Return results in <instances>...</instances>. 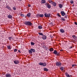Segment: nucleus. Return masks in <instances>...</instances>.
Here are the masks:
<instances>
[{
	"mask_svg": "<svg viewBox=\"0 0 77 77\" xmlns=\"http://www.w3.org/2000/svg\"><path fill=\"white\" fill-rule=\"evenodd\" d=\"M44 14H40V15H39L40 17H41L42 18L44 17Z\"/></svg>",
	"mask_w": 77,
	"mask_h": 77,
	"instance_id": "nucleus-21",
	"label": "nucleus"
},
{
	"mask_svg": "<svg viewBox=\"0 0 77 77\" xmlns=\"http://www.w3.org/2000/svg\"><path fill=\"white\" fill-rule=\"evenodd\" d=\"M65 74L67 77H70V76H69V75L68 73H66Z\"/></svg>",
	"mask_w": 77,
	"mask_h": 77,
	"instance_id": "nucleus-19",
	"label": "nucleus"
},
{
	"mask_svg": "<svg viewBox=\"0 0 77 77\" xmlns=\"http://www.w3.org/2000/svg\"><path fill=\"white\" fill-rule=\"evenodd\" d=\"M51 14H47V13H45L44 14V15L45 17H48V18H49V17H50V15Z\"/></svg>",
	"mask_w": 77,
	"mask_h": 77,
	"instance_id": "nucleus-3",
	"label": "nucleus"
},
{
	"mask_svg": "<svg viewBox=\"0 0 77 77\" xmlns=\"http://www.w3.org/2000/svg\"><path fill=\"white\" fill-rule=\"evenodd\" d=\"M48 1L49 3H51V4H52L53 2V1H51V0H48Z\"/></svg>",
	"mask_w": 77,
	"mask_h": 77,
	"instance_id": "nucleus-22",
	"label": "nucleus"
},
{
	"mask_svg": "<svg viewBox=\"0 0 77 77\" xmlns=\"http://www.w3.org/2000/svg\"><path fill=\"white\" fill-rule=\"evenodd\" d=\"M70 3H72H72H74V2H73V1H71Z\"/></svg>",
	"mask_w": 77,
	"mask_h": 77,
	"instance_id": "nucleus-36",
	"label": "nucleus"
},
{
	"mask_svg": "<svg viewBox=\"0 0 77 77\" xmlns=\"http://www.w3.org/2000/svg\"><path fill=\"white\" fill-rule=\"evenodd\" d=\"M17 49H15L14 51V52H17Z\"/></svg>",
	"mask_w": 77,
	"mask_h": 77,
	"instance_id": "nucleus-34",
	"label": "nucleus"
},
{
	"mask_svg": "<svg viewBox=\"0 0 77 77\" xmlns=\"http://www.w3.org/2000/svg\"><path fill=\"white\" fill-rule=\"evenodd\" d=\"M38 27L39 29H42V26H39Z\"/></svg>",
	"mask_w": 77,
	"mask_h": 77,
	"instance_id": "nucleus-25",
	"label": "nucleus"
},
{
	"mask_svg": "<svg viewBox=\"0 0 77 77\" xmlns=\"http://www.w3.org/2000/svg\"><path fill=\"white\" fill-rule=\"evenodd\" d=\"M8 18H11V19L12 18V16L10 14L8 16Z\"/></svg>",
	"mask_w": 77,
	"mask_h": 77,
	"instance_id": "nucleus-12",
	"label": "nucleus"
},
{
	"mask_svg": "<svg viewBox=\"0 0 77 77\" xmlns=\"http://www.w3.org/2000/svg\"><path fill=\"white\" fill-rule=\"evenodd\" d=\"M24 24H25L26 26H31L32 25V23L29 21L25 22Z\"/></svg>",
	"mask_w": 77,
	"mask_h": 77,
	"instance_id": "nucleus-1",
	"label": "nucleus"
},
{
	"mask_svg": "<svg viewBox=\"0 0 77 77\" xmlns=\"http://www.w3.org/2000/svg\"><path fill=\"white\" fill-rule=\"evenodd\" d=\"M46 2L45 1V0H42L41 1V4H45V3Z\"/></svg>",
	"mask_w": 77,
	"mask_h": 77,
	"instance_id": "nucleus-11",
	"label": "nucleus"
},
{
	"mask_svg": "<svg viewBox=\"0 0 77 77\" xmlns=\"http://www.w3.org/2000/svg\"><path fill=\"white\" fill-rule=\"evenodd\" d=\"M42 38L43 39H47V37L45 35H43L42 37Z\"/></svg>",
	"mask_w": 77,
	"mask_h": 77,
	"instance_id": "nucleus-14",
	"label": "nucleus"
},
{
	"mask_svg": "<svg viewBox=\"0 0 77 77\" xmlns=\"http://www.w3.org/2000/svg\"><path fill=\"white\" fill-rule=\"evenodd\" d=\"M72 37L73 38H74V39L76 38V36L75 35H72Z\"/></svg>",
	"mask_w": 77,
	"mask_h": 77,
	"instance_id": "nucleus-26",
	"label": "nucleus"
},
{
	"mask_svg": "<svg viewBox=\"0 0 77 77\" xmlns=\"http://www.w3.org/2000/svg\"><path fill=\"white\" fill-rule=\"evenodd\" d=\"M31 45H35V43L33 42H31Z\"/></svg>",
	"mask_w": 77,
	"mask_h": 77,
	"instance_id": "nucleus-27",
	"label": "nucleus"
},
{
	"mask_svg": "<svg viewBox=\"0 0 77 77\" xmlns=\"http://www.w3.org/2000/svg\"><path fill=\"white\" fill-rule=\"evenodd\" d=\"M28 6L29 7H30V6H31L30 5H28Z\"/></svg>",
	"mask_w": 77,
	"mask_h": 77,
	"instance_id": "nucleus-44",
	"label": "nucleus"
},
{
	"mask_svg": "<svg viewBox=\"0 0 77 77\" xmlns=\"http://www.w3.org/2000/svg\"><path fill=\"white\" fill-rule=\"evenodd\" d=\"M45 50H47V48L46 47L45 48Z\"/></svg>",
	"mask_w": 77,
	"mask_h": 77,
	"instance_id": "nucleus-42",
	"label": "nucleus"
},
{
	"mask_svg": "<svg viewBox=\"0 0 77 77\" xmlns=\"http://www.w3.org/2000/svg\"><path fill=\"white\" fill-rule=\"evenodd\" d=\"M1 0H0V1H1Z\"/></svg>",
	"mask_w": 77,
	"mask_h": 77,
	"instance_id": "nucleus-48",
	"label": "nucleus"
},
{
	"mask_svg": "<svg viewBox=\"0 0 77 77\" xmlns=\"http://www.w3.org/2000/svg\"><path fill=\"white\" fill-rule=\"evenodd\" d=\"M61 65L62 64L60 62H57L56 63V65L58 66H61Z\"/></svg>",
	"mask_w": 77,
	"mask_h": 77,
	"instance_id": "nucleus-4",
	"label": "nucleus"
},
{
	"mask_svg": "<svg viewBox=\"0 0 77 77\" xmlns=\"http://www.w3.org/2000/svg\"><path fill=\"white\" fill-rule=\"evenodd\" d=\"M8 49H11V46H8Z\"/></svg>",
	"mask_w": 77,
	"mask_h": 77,
	"instance_id": "nucleus-31",
	"label": "nucleus"
},
{
	"mask_svg": "<svg viewBox=\"0 0 77 77\" xmlns=\"http://www.w3.org/2000/svg\"><path fill=\"white\" fill-rule=\"evenodd\" d=\"M45 5H46V6L47 7V8H51V5H50L49 3H48L47 2L46 3H45Z\"/></svg>",
	"mask_w": 77,
	"mask_h": 77,
	"instance_id": "nucleus-5",
	"label": "nucleus"
},
{
	"mask_svg": "<svg viewBox=\"0 0 77 77\" xmlns=\"http://www.w3.org/2000/svg\"><path fill=\"white\" fill-rule=\"evenodd\" d=\"M28 51L29 54H32L33 53L32 51V52H34V53H35V50L32 48H31L30 49V50H29Z\"/></svg>",
	"mask_w": 77,
	"mask_h": 77,
	"instance_id": "nucleus-2",
	"label": "nucleus"
},
{
	"mask_svg": "<svg viewBox=\"0 0 77 77\" xmlns=\"http://www.w3.org/2000/svg\"><path fill=\"white\" fill-rule=\"evenodd\" d=\"M54 53L55 54H56L57 53V51L56 50L54 51Z\"/></svg>",
	"mask_w": 77,
	"mask_h": 77,
	"instance_id": "nucleus-23",
	"label": "nucleus"
},
{
	"mask_svg": "<svg viewBox=\"0 0 77 77\" xmlns=\"http://www.w3.org/2000/svg\"><path fill=\"white\" fill-rule=\"evenodd\" d=\"M60 51H63V50H62V49H61V50H60Z\"/></svg>",
	"mask_w": 77,
	"mask_h": 77,
	"instance_id": "nucleus-43",
	"label": "nucleus"
},
{
	"mask_svg": "<svg viewBox=\"0 0 77 77\" xmlns=\"http://www.w3.org/2000/svg\"><path fill=\"white\" fill-rule=\"evenodd\" d=\"M14 63L15 64H18L20 62L18 60H15L14 61Z\"/></svg>",
	"mask_w": 77,
	"mask_h": 77,
	"instance_id": "nucleus-7",
	"label": "nucleus"
},
{
	"mask_svg": "<svg viewBox=\"0 0 77 77\" xmlns=\"http://www.w3.org/2000/svg\"><path fill=\"white\" fill-rule=\"evenodd\" d=\"M43 48H45L46 47V46H43Z\"/></svg>",
	"mask_w": 77,
	"mask_h": 77,
	"instance_id": "nucleus-39",
	"label": "nucleus"
},
{
	"mask_svg": "<svg viewBox=\"0 0 77 77\" xmlns=\"http://www.w3.org/2000/svg\"><path fill=\"white\" fill-rule=\"evenodd\" d=\"M61 20H63V21L65 20V19L63 18H61Z\"/></svg>",
	"mask_w": 77,
	"mask_h": 77,
	"instance_id": "nucleus-38",
	"label": "nucleus"
},
{
	"mask_svg": "<svg viewBox=\"0 0 77 77\" xmlns=\"http://www.w3.org/2000/svg\"><path fill=\"white\" fill-rule=\"evenodd\" d=\"M18 51H19V52H20V53H21V52H20V51L18 50Z\"/></svg>",
	"mask_w": 77,
	"mask_h": 77,
	"instance_id": "nucleus-45",
	"label": "nucleus"
},
{
	"mask_svg": "<svg viewBox=\"0 0 77 77\" xmlns=\"http://www.w3.org/2000/svg\"><path fill=\"white\" fill-rule=\"evenodd\" d=\"M59 6L60 8H62L63 6V5L61 4H60L59 5Z\"/></svg>",
	"mask_w": 77,
	"mask_h": 77,
	"instance_id": "nucleus-18",
	"label": "nucleus"
},
{
	"mask_svg": "<svg viewBox=\"0 0 77 77\" xmlns=\"http://www.w3.org/2000/svg\"><path fill=\"white\" fill-rule=\"evenodd\" d=\"M38 34H39L40 35H43V34H42V33H38Z\"/></svg>",
	"mask_w": 77,
	"mask_h": 77,
	"instance_id": "nucleus-33",
	"label": "nucleus"
},
{
	"mask_svg": "<svg viewBox=\"0 0 77 77\" xmlns=\"http://www.w3.org/2000/svg\"><path fill=\"white\" fill-rule=\"evenodd\" d=\"M30 15H31V13H28L27 14V16L28 17H30Z\"/></svg>",
	"mask_w": 77,
	"mask_h": 77,
	"instance_id": "nucleus-15",
	"label": "nucleus"
},
{
	"mask_svg": "<svg viewBox=\"0 0 77 77\" xmlns=\"http://www.w3.org/2000/svg\"><path fill=\"white\" fill-rule=\"evenodd\" d=\"M61 14L62 16H65V13L64 11H61Z\"/></svg>",
	"mask_w": 77,
	"mask_h": 77,
	"instance_id": "nucleus-8",
	"label": "nucleus"
},
{
	"mask_svg": "<svg viewBox=\"0 0 77 77\" xmlns=\"http://www.w3.org/2000/svg\"><path fill=\"white\" fill-rule=\"evenodd\" d=\"M60 31L61 33H64L65 32V30L63 29H60Z\"/></svg>",
	"mask_w": 77,
	"mask_h": 77,
	"instance_id": "nucleus-10",
	"label": "nucleus"
},
{
	"mask_svg": "<svg viewBox=\"0 0 77 77\" xmlns=\"http://www.w3.org/2000/svg\"><path fill=\"white\" fill-rule=\"evenodd\" d=\"M39 65H42L43 66H46L47 65V64L45 63H39Z\"/></svg>",
	"mask_w": 77,
	"mask_h": 77,
	"instance_id": "nucleus-6",
	"label": "nucleus"
},
{
	"mask_svg": "<svg viewBox=\"0 0 77 77\" xmlns=\"http://www.w3.org/2000/svg\"><path fill=\"white\" fill-rule=\"evenodd\" d=\"M6 8H7V9H9V10H10V11H11V7H9L8 6H6Z\"/></svg>",
	"mask_w": 77,
	"mask_h": 77,
	"instance_id": "nucleus-16",
	"label": "nucleus"
},
{
	"mask_svg": "<svg viewBox=\"0 0 77 77\" xmlns=\"http://www.w3.org/2000/svg\"><path fill=\"white\" fill-rule=\"evenodd\" d=\"M19 1H21V0H18Z\"/></svg>",
	"mask_w": 77,
	"mask_h": 77,
	"instance_id": "nucleus-47",
	"label": "nucleus"
},
{
	"mask_svg": "<svg viewBox=\"0 0 77 77\" xmlns=\"http://www.w3.org/2000/svg\"><path fill=\"white\" fill-rule=\"evenodd\" d=\"M11 39H12V37H10L9 38V40H11Z\"/></svg>",
	"mask_w": 77,
	"mask_h": 77,
	"instance_id": "nucleus-37",
	"label": "nucleus"
},
{
	"mask_svg": "<svg viewBox=\"0 0 77 77\" xmlns=\"http://www.w3.org/2000/svg\"><path fill=\"white\" fill-rule=\"evenodd\" d=\"M76 65L75 64H73L72 65V67H74V66H76Z\"/></svg>",
	"mask_w": 77,
	"mask_h": 77,
	"instance_id": "nucleus-32",
	"label": "nucleus"
},
{
	"mask_svg": "<svg viewBox=\"0 0 77 77\" xmlns=\"http://www.w3.org/2000/svg\"><path fill=\"white\" fill-rule=\"evenodd\" d=\"M13 9L14 10H16V9H17V8H16V7H15V6L13 7Z\"/></svg>",
	"mask_w": 77,
	"mask_h": 77,
	"instance_id": "nucleus-28",
	"label": "nucleus"
},
{
	"mask_svg": "<svg viewBox=\"0 0 77 77\" xmlns=\"http://www.w3.org/2000/svg\"><path fill=\"white\" fill-rule=\"evenodd\" d=\"M64 18H67L66 15L65 16Z\"/></svg>",
	"mask_w": 77,
	"mask_h": 77,
	"instance_id": "nucleus-41",
	"label": "nucleus"
},
{
	"mask_svg": "<svg viewBox=\"0 0 77 77\" xmlns=\"http://www.w3.org/2000/svg\"><path fill=\"white\" fill-rule=\"evenodd\" d=\"M70 48H72V46H71V47H70Z\"/></svg>",
	"mask_w": 77,
	"mask_h": 77,
	"instance_id": "nucleus-46",
	"label": "nucleus"
},
{
	"mask_svg": "<svg viewBox=\"0 0 77 77\" xmlns=\"http://www.w3.org/2000/svg\"><path fill=\"white\" fill-rule=\"evenodd\" d=\"M44 71H48V69H47V68H45L44 69Z\"/></svg>",
	"mask_w": 77,
	"mask_h": 77,
	"instance_id": "nucleus-20",
	"label": "nucleus"
},
{
	"mask_svg": "<svg viewBox=\"0 0 77 77\" xmlns=\"http://www.w3.org/2000/svg\"><path fill=\"white\" fill-rule=\"evenodd\" d=\"M6 77H11V75L9 73H8L6 74Z\"/></svg>",
	"mask_w": 77,
	"mask_h": 77,
	"instance_id": "nucleus-9",
	"label": "nucleus"
},
{
	"mask_svg": "<svg viewBox=\"0 0 77 77\" xmlns=\"http://www.w3.org/2000/svg\"><path fill=\"white\" fill-rule=\"evenodd\" d=\"M49 50L50 51H53L54 50L53 48H50L49 49Z\"/></svg>",
	"mask_w": 77,
	"mask_h": 77,
	"instance_id": "nucleus-24",
	"label": "nucleus"
},
{
	"mask_svg": "<svg viewBox=\"0 0 77 77\" xmlns=\"http://www.w3.org/2000/svg\"><path fill=\"white\" fill-rule=\"evenodd\" d=\"M20 16L21 17H24V14H21L20 15Z\"/></svg>",
	"mask_w": 77,
	"mask_h": 77,
	"instance_id": "nucleus-35",
	"label": "nucleus"
},
{
	"mask_svg": "<svg viewBox=\"0 0 77 77\" xmlns=\"http://www.w3.org/2000/svg\"><path fill=\"white\" fill-rule=\"evenodd\" d=\"M40 15V14H37L36 15V16H37V17H39Z\"/></svg>",
	"mask_w": 77,
	"mask_h": 77,
	"instance_id": "nucleus-30",
	"label": "nucleus"
},
{
	"mask_svg": "<svg viewBox=\"0 0 77 77\" xmlns=\"http://www.w3.org/2000/svg\"><path fill=\"white\" fill-rule=\"evenodd\" d=\"M75 24H76V25H77V23L76 22H75Z\"/></svg>",
	"mask_w": 77,
	"mask_h": 77,
	"instance_id": "nucleus-40",
	"label": "nucleus"
},
{
	"mask_svg": "<svg viewBox=\"0 0 77 77\" xmlns=\"http://www.w3.org/2000/svg\"><path fill=\"white\" fill-rule=\"evenodd\" d=\"M52 4L54 6H56V5H57L56 3L55 2H53Z\"/></svg>",
	"mask_w": 77,
	"mask_h": 77,
	"instance_id": "nucleus-13",
	"label": "nucleus"
},
{
	"mask_svg": "<svg viewBox=\"0 0 77 77\" xmlns=\"http://www.w3.org/2000/svg\"><path fill=\"white\" fill-rule=\"evenodd\" d=\"M60 69L62 71H63V70L64 69H65V68L62 67L60 68Z\"/></svg>",
	"mask_w": 77,
	"mask_h": 77,
	"instance_id": "nucleus-17",
	"label": "nucleus"
},
{
	"mask_svg": "<svg viewBox=\"0 0 77 77\" xmlns=\"http://www.w3.org/2000/svg\"><path fill=\"white\" fill-rule=\"evenodd\" d=\"M57 15L59 17H60V14L59 13H57Z\"/></svg>",
	"mask_w": 77,
	"mask_h": 77,
	"instance_id": "nucleus-29",
	"label": "nucleus"
}]
</instances>
